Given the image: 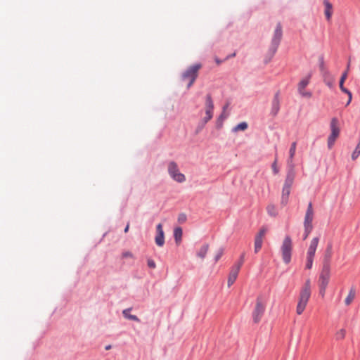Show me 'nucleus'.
<instances>
[{
  "instance_id": "nucleus-1",
  "label": "nucleus",
  "mask_w": 360,
  "mask_h": 360,
  "mask_svg": "<svg viewBox=\"0 0 360 360\" xmlns=\"http://www.w3.org/2000/svg\"><path fill=\"white\" fill-rule=\"evenodd\" d=\"M311 297V282L307 280L304 285L300 289L297 304L296 307V313L297 315H301L305 310L308 302Z\"/></svg>"
},
{
  "instance_id": "nucleus-2",
  "label": "nucleus",
  "mask_w": 360,
  "mask_h": 360,
  "mask_svg": "<svg viewBox=\"0 0 360 360\" xmlns=\"http://www.w3.org/2000/svg\"><path fill=\"white\" fill-rule=\"evenodd\" d=\"M295 178V171H287L285 179L282 188L281 204L285 205L288 202L292 186Z\"/></svg>"
},
{
  "instance_id": "nucleus-3",
  "label": "nucleus",
  "mask_w": 360,
  "mask_h": 360,
  "mask_svg": "<svg viewBox=\"0 0 360 360\" xmlns=\"http://www.w3.org/2000/svg\"><path fill=\"white\" fill-rule=\"evenodd\" d=\"M202 68V65L200 63H196L189 66L181 75L182 79L184 81H188V84L187 85L188 88H190L193 83L195 82L196 78L198 76V71Z\"/></svg>"
},
{
  "instance_id": "nucleus-4",
  "label": "nucleus",
  "mask_w": 360,
  "mask_h": 360,
  "mask_svg": "<svg viewBox=\"0 0 360 360\" xmlns=\"http://www.w3.org/2000/svg\"><path fill=\"white\" fill-rule=\"evenodd\" d=\"M167 171L170 177L178 183H183L186 181V176L180 172L179 166L174 161H170L167 165Z\"/></svg>"
},
{
  "instance_id": "nucleus-5",
  "label": "nucleus",
  "mask_w": 360,
  "mask_h": 360,
  "mask_svg": "<svg viewBox=\"0 0 360 360\" xmlns=\"http://www.w3.org/2000/svg\"><path fill=\"white\" fill-rule=\"evenodd\" d=\"M319 242V238L318 237L314 238L309 244V246L308 248L307 252V257H306V268L307 269H311L314 258L315 256V252L318 246Z\"/></svg>"
},
{
  "instance_id": "nucleus-6",
  "label": "nucleus",
  "mask_w": 360,
  "mask_h": 360,
  "mask_svg": "<svg viewBox=\"0 0 360 360\" xmlns=\"http://www.w3.org/2000/svg\"><path fill=\"white\" fill-rule=\"evenodd\" d=\"M292 250V240L290 236H286L281 246L282 257L285 264H288L291 260Z\"/></svg>"
},
{
  "instance_id": "nucleus-7",
  "label": "nucleus",
  "mask_w": 360,
  "mask_h": 360,
  "mask_svg": "<svg viewBox=\"0 0 360 360\" xmlns=\"http://www.w3.org/2000/svg\"><path fill=\"white\" fill-rule=\"evenodd\" d=\"M283 35L282 27L281 23H278L276 28L274 31L273 38L271 39V44L270 47L271 58L275 54L277 49L280 44Z\"/></svg>"
},
{
  "instance_id": "nucleus-8",
  "label": "nucleus",
  "mask_w": 360,
  "mask_h": 360,
  "mask_svg": "<svg viewBox=\"0 0 360 360\" xmlns=\"http://www.w3.org/2000/svg\"><path fill=\"white\" fill-rule=\"evenodd\" d=\"M330 130L331 133L328 139V147L331 148L334 145L335 140L339 136L340 134V128L338 126V120L337 118L334 117L330 121Z\"/></svg>"
},
{
  "instance_id": "nucleus-9",
  "label": "nucleus",
  "mask_w": 360,
  "mask_h": 360,
  "mask_svg": "<svg viewBox=\"0 0 360 360\" xmlns=\"http://www.w3.org/2000/svg\"><path fill=\"white\" fill-rule=\"evenodd\" d=\"M266 303L261 297H257L255 308L252 313L253 320L255 323H258L264 312Z\"/></svg>"
},
{
  "instance_id": "nucleus-10",
  "label": "nucleus",
  "mask_w": 360,
  "mask_h": 360,
  "mask_svg": "<svg viewBox=\"0 0 360 360\" xmlns=\"http://www.w3.org/2000/svg\"><path fill=\"white\" fill-rule=\"evenodd\" d=\"M214 103L210 94L205 97V116L202 118L203 125L208 122L213 117Z\"/></svg>"
},
{
  "instance_id": "nucleus-11",
  "label": "nucleus",
  "mask_w": 360,
  "mask_h": 360,
  "mask_svg": "<svg viewBox=\"0 0 360 360\" xmlns=\"http://www.w3.org/2000/svg\"><path fill=\"white\" fill-rule=\"evenodd\" d=\"M330 275L328 271H323L319 276V285L320 288L319 294L322 298L324 297L326 294V287L328 284Z\"/></svg>"
},
{
  "instance_id": "nucleus-12",
  "label": "nucleus",
  "mask_w": 360,
  "mask_h": 360,
  "mask_svg": "<svg viewBox=\"0 0 360 360\" xmlns=\"http://www.w3.org/2000/svg\"><path fill=\"white\" fill-rule=\"evenodd\" d=\"M314 219V210L312 203L308 204L307 209L304 216V228L313 229L312 221Z\"/></svg>"
},
{
  "instance_id": "nucleus-13",
  "label": "nucleus",
  "mask_w": 360,
  "mask_h": 360,
  "mask_svg": "<svg viewBox=\"0 0 360 360\" xmlns=\"http://www.w3.org/2000/svg\"><path fill=\"white\" fill-rule=\"evenodd\" d=\"M296 146H297V143L296 142H292L291 146H290V150H289V158L288 160V171H295V165L293 163V158L295 157V152H296Z\"/></svg>"
},
{
  "instance_id": "nucleus-14",
  "label": "nucleus",
  "mask_w": 360,
  "mask_h": 360,
  "mask_svg": "<svg viewBox=\"0 0 360 360\" xmlns=\"http://www.w3.org/2000/svg\"><path fill=\"white\" fill-rule=\"evenodd\" d=\"M156 229L157 235L155 238V243L157 245L162 247L165 243V236L162 229V225L161 224H158Z\"/></svg>"
},
{
  "instance_id": "nucleus-15",
  "label": "nucleus",
  "mask_w": 360,
  "mask_h": 360,
  "mask_svg": "<svg viewBox=\"0 0 360 360\" xmlns=\"http://www.w3.org/2000/svg\"><path fill=\"white\" fill-rule=\"evenodd\" d=\"M280 110V99H279V93L277 92L273 98L271 103V114L273 116H276Z\"/></svg>"
},
{
  "instance_id": "nucleus-16",
  "label": "nucleus",
  "mask_w": 360,
  "mask_h": 360,
  "mask_svg": "<svg viewBox=\"0 0 360 360\" xmlns=\"http://www.w3.org/2000/svg\"><path fill=\"white\" fill-rule=\"evenodd\" d=\"M323 77L326 85L328 86L330 89L333 88L335 81V77L332 75L329 72L326 71L323 75Z\"/></svg>"
},
{
  "instance_id": "nucleus-17",
  "label": "nucleus",
  "mask_w": 360,
  "mask_h": 360,
  "mask_svg": "<svg viewBox=\"0 0 360 360\" xmlns=\"http://www.w3.org/2000/svg\"><path fill=\"white\" fill-rule=\"evenodd\" d=\"M210 249V245L209 244L207 243H205V244H203L197 251H196V256L201 259H203L207 254V252Z\"/></svg>"
},
{
  "instance_id": "nucleus-18",
  "label": "nucleus",
  "mask_w": 360,
  "mask_h": 360,
  "mask_svg": "<svg viewBox=\"0 0 360 360\" xmlns=\"http://www.w3.org/2000/svg\"><path fill=\"white\" fill-rule=\"evenodd\" d=\"M325 6L324 13L327 20H330L333 14V5L328 0H323Z\"/></svg>"
},
{
  "instance_id": "nucleus-19",
  "label": "nucleus",
  "mask_w": 360,
  "mask_h": 360,
  "mask_svg": "<svg viewBox=\"0 0 360 360\" xmlns=\"http://www.w3.org/2000/svg\"><path fill=\"white\" fill-rule=\"evenodd\" d=\"M331 255H332V245H328L326 248L325 256H324V264H323L324 269L328 268V263L331 257Z\"/></svg>"
},
{
  "instance_id": "nucleus-20",
  "label": "nucleus",
  "mask_w": 360,
  "mask_h": 360,
  "mask_svg": "<svg viewBox=\"0 0 360 360\" xmlns=\"http://www.w3.org/2000/svg\"><path fill=\"white\" fill-rule=\"evenodd\" d=\"M310 75H307L304 77L298 84L297 90H302L305 89L310 82Z\"/></svg>"
},
{
  "instance_id": "nucleus-21",
  "label": "nucleus",
  "mask_w": 360,
  "mask_h": 360,
  "mask_svg": "<svg viewBox=\"0 0 360 360\" xmlns=\"http://www.w3.org/2000/svg\"><path fill=\"white\" fill-rule=\"evenodd\" d=\"M174 237L176 244H179L182 238V229L180 227H176L174 231Z\"/></svg>"
},
{
  "instance_id": "nucleus-22",
  "label": "nucleus",
  "mask_w": 360,
  "mask_h": 360,
  "mask_svg": "<svg viewBox=\"0 0 360 360\" xmlns=\"http://www.w3.org/2000/svg\"><path fill=\"white\" fill-rule=\"evenodd\" d=\"M339 86H340V90L342 92H344V93H345V94H347L348 95V101H347V105H348L351 103V101H352V94L350 91H349L347 89H346L344 86V82H340Z\"/></svg>"
},
{
  "instance_id": "nucleus-23",
  "label": "nucleus",
  "mask_w": 360,
  "mask_h": 360,
  "mask_svg": "<svg viewBox=\"0 0 360 360\" xmlns=\"http://www.w3.org/2000/svg\"><path fill=\"white\" fill-rule=\"evenodd\" d=\"M131 311V309L129 308V309H126L124 310H123L122 311V314H123V316L127 319H129V320H132V321H137V322H139L140 320L139 319L135 316V315H131L129 314V311Z\"/></svg>"
},
{
  "instance_id": "nucleus-24",
  "label": "nucleus",
  "mask_w": 360,
  "mask_h": 360,
  "mask_svg": "<svg viewBox=\"0 0 360 360\" xmlns=\"http://www.w3.org/2000/svg\"><path fill=\"white\" fill-rule=\"evenodd\" d=\"M238 278L237 271H231L228 277V287L232 285Z\"/></svg>"
},
{
  "instance_id": "nucleus-25",
  "label": "nucleus",
  "mask_w": 360,
  "mask_h": 360,
  "mask_svg": "<svg viewBox=\"0 0 360 360\" xmlns=\"http://www.w3.org/2000/svg\"><path fill=\"white\" fill-rule=\"evenodd\" d=\"M355 297V290L353 289H351L347 297H346L345 300V303L346 305H349L354 300Z\"/></svg>"
},
{
  "instance_id": "nucleus-26",
  "label": "nucleus",
  "mask_w": 360,
  "mask_h": 360,
  "mask_svg": "<svg viewBox=\"0 0 360 360\" xmlns=\"http://www.w3.org/2000/svg\"><path fill=\"white\" fill-rule=\"evenodd\" d=\"M248 124L245 122H243L237 124L233 129V131L237 132L238 131H245L248 129Z\"/></svg>"
},
{
  "instance_id": "nucleus-27",
  "label": "nucleus",
  "mask_w": 360,
  "mask_h": 360,
  "mask_svg": "<svg viewBox=\"0 0 360 360\" xmlns=\"http://www.w3.org/2000/svg\"><path fill=\"white\" fill-rule=\"evenodd\" d=\"M224 254V248H219L217 250H216L214 255V262L216 263L218 262V260L222 257Z\"/></svg>"
},
{
  "instance_id": "nucleus-28",
  "label": "nucleus",
  "mask_w": 360,
  "mask_h": 360,
  "mask_svg": "<svg viewBox=\"0 0 360 360\" xmlns=\"http://www.w3.org/2000/svg\"><path fill=\"white\" fill-rule=\"evenodd\" d=\"M262 243H263V240L260 239V238H255V253H257L260 250L262 245Z\"/></svg>"
},
{
  "instance_id": "nucleus-29",
  "label": "nucleus",
  "mask_w": 360,
  "mask_h": 360,
  "mask_svg": "<svg viewBox=\"0 0 360 360\" xmlns=\"http://www.w3.org/2000/svg\"><path fill=\"white\" fill-rule=\"evenodd\" d=\"M350 58L349 59V61H348V63H347V68H346V70L342 73L341 77H340V82H345L347 77V75H348V72H349V68H350Z\"/></svg>"
},
{
  "instance_id": "nucleus-30",
  "label": "nucleus",
  "mask_w": 360,
  "mask_h": 360,
  "mask_svg": "<svg viewBox=\"0 0 360 360\" xmlns=\"http://www.w3.org/2000/svg\"><path fill=\"white\" fill-rule=\"evenodd\" d=\"M267 231H268L267 227H266V226H262V227L260 229V230H259V233H258L257 234V236H255V238H260V239L263 240V238L264 237V236H265V234L266 233Z\"/></svg>"
},
{
  "instance_id": "nucleus-31",
  "label": "nucleus",
  "mask_w": 360,
  "mask_h": 360,
  "mask_svg": "<svg viewBox=\"0 0 360 360\" xmlns=\"http://www.w3.org/2000/svg\"><path fill=\"white\" fill-rule=\"evenodd\" d=\"M267 212L271 216L276 215V208L274 205H269L266 207Z\"/></svg>"
},
{
  "instance_id": "nucleus-32",
  "label": "nucleus",
  "mask_w": 360,
  "mask_h": 360,
  "mask_svg": "<svg viewBox=\"0 0 360 360\" xmlns=\"http://www.w3.org/2000/svg\"><path fill=\"white\" fill-rule=\"evenodd\" d=\"M298 92L302 97L304 98H309L312 96L311 93L310 91H306L305 89L298 90Z\"/></svg>"
},
{
  "instance_id": "nucleus-33",
  "label": "nucleus",
  "mask_w": 360,
  "mask_h": 360,
  "mask_svg": "<svg viewBox=\"0 0 360 360\" xmlns=\"http://www.w3.org/2000/svg\"><path fill=\"white\" fill-rule=\"evenodd\" d=\"M271 168L274 174H277L279 172V169L277 166V159L276 158L272 163Z\"/></svg>"
},
{
  "instance_id": "nucleus-34",
  "label": "nucleus",
  "mask_w": 360,
  "mask_h": 360,
  "mask_svg": "<svg viewBox=\"0 0 360 360\" xmlns=\"http://www.w3.org/2000/svg\"><path fill=\"white\" fill-rule=\"evenodd\" d=\"M187 217L184 213H181L178 216V221L181 224L184 223L186 221Z\"/></svg>"
},
{
  "instance_id": "nucleus-35",
  "label": "nucleus",
  "mask_w": 360,
  "mask_h": 360,
  "mask_svg": "<svg viewBox=\"0 0 360 360\" xmlns=\"http://www.w3.org/2000/svg\"><path fill=\"white\" fill-rule=\"evenodd\" d=\"M244 260H245V253H243L240 257V259H239V262L237 263V266H236V268L238 269H239L240 268H241L243 262H244Z\"/></svg>"
},
{
  "instance_id": "nucleus-36",
  "label": "nucleus",
  "mask_w": 360,
  "mask_h": 360,
  "mask_svg": "<svg viewBox=\"0 0 360 360\" xmlns=\"http://www.w3.org/2000/svg\"><path fill=\"white\" fill-rule=\"evenodd\" d=\"M133 254L130 251H124L122 253V257L123 258H133Z\"/></svg>"
},
{
  "instance_id": "nucleus-37",
  "label": "nucleus",
  "mask_w": 360,
  "mask_h": 360,
  "mask_svg": "<svg viewBox=\"0 0 360 360\" xmlns=\"http://www.w3.org/2000/svg\"><path fill=\"white\" fill-rule=\"evenodd\" d=\"M311 231H312V229L304 228V235H303V240H306L307 238V237L309 236V233H311Z\"/></svg>"
},
{
  "instance_id": "nucleus-38",
  "label": "nucleus",
  "mask_w": 360,
  "mask_h": 360,
  "mask_svg": "<svg viewBox=\"0 0 360 360\" xmlns=\"http://www.w3.org/2000/svg\"><path fill=\"white\" fill-rule=\"evenodd\" d=\"M148 266L150 269H155L156 266L155 262L151 259H148Z\"/></svg>"
},
{
  "instance_id": "nucleus-39",
  "label": "nucleus",
  "mask_w": 360,
  "mask_h": 360,
  "mask_svg": "<svg viewBox=\"0 0 360 360\" xmlns=\"http://www.w3.org/2000/svg\"><path fill=\"white\" fill-rule=\"evenodd\" d=\"M345 331L344 330H340L338 333V335L340 336L341 338H343L345 337Z\"/></svg>"
},
{
  "instance_id": "nucleus-40",
  "label": "nucleus",
  "mask_w": 360,
  "mask_h": 360,
  "mask_svg": "<svg viewBox=\"0 0 360 360\" xmlns=\"http://www.w3.org/2000/svg\"><path fill=\"white\" fill-rule=\"evenodd\" d=\"M129 229V224L128 223L124 229V233H127Z\"/></svg>"
},
{
  "instance_id": "nucleus-41",
  "label": "nucleus",
  "mask_w": 360,
  "mask_h": 360,
  "mask_svg": "<svg viewBox=\"0 0 360 360\" xmlns=\"http://www.w3.org/2000/svg\"><path fill=\"white\" fill-rule=\"evenodd\" d=\"M215 61H216V63H217L218 65L221 64V61L220 60H219L218 58H215Z\"/></svg>"
},
{
  "instance_id": "nucleus-42",
  "label": "nucleus",
  "mask_w": 360,
  "mask_h": 360,
  "mask_svg": "<svg viewBox=\"0 0 360 360\" xmlns=\"http://www.w3.org/2000/svg\"><path fill=\"white\" fill-rule=\"evenodd\" d=\"M105 349L106 350H109V349H111V345H107V346L105 347Z\"/></svg>"
},
{
  "instance_id": "nucleus-43",
  "label": "nucleus",
  "mask_w": 360,
  "mask_h": 360,
  "mask_svg": "<svg viewBox=\"0 0 360 360\" xmlns=\"http://www.w3.org/2000/svg\"><path fill=\"white\" fill-rule=\"evenodd\" d=\"M225 109H227V105L224 107V110H225Z\"/></svg>"
},
{
  "instance_id": "nucleus-44",
  "label": "nucleus",
  "mask_w": 360,
  "mask_h": 360,
  "mask_svg": "<svg viewBox=\"0 0 360 360\" xmlns=\"http://www.w3.org/2000/svg\"><path fill=\"white\" fill-rule=\"evenodd\" d=\"M236 56L235 53L233 54H231V56Z\"/></svg>"
}]
</instances>
